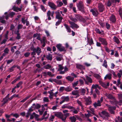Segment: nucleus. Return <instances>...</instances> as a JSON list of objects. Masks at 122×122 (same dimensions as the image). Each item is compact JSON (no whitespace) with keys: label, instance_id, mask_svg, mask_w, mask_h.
<instances>
[{"label":"nucleus","instance_id":"f257e3e1","mask_svg":"<svg viewBox=\"0 0 122 122\" xmlns=\"http://www.w3.org/2000/svg\"><path fill=\"white\" fill-rule=\"evenodd\" d=\"M59 68L57 70L58 71H60V74H64L65 72L68 71V68L66 67H64L61 65H59L58 66Z\"/></svg>","mask_w":122,"mask_h":122},{"label":"nucleus","instance_id":"f03ea898","mask_svg":"<svg viewBox=\"0 0 122 122\" xmlns=\"http://www.w3.org/2000/svg\"><path fill=\"white\" fill-rule=\"evenodd\" d=\"M100 116L103 119H108L109 117H110L109 113L105 111H102L100 114Z\"/></svg>","mask_w":122,"mask_h":122},{"label":"nucleus","instance_id":"7ed1b4c3","mask_svg":"<svg viewBox=\"0 0 122 122\" xmlns=\"http://www.w3.org/2000/svg\"><path fill=\"white\" fill-rule=\"evenodd\" d=\"M77 7L78 9L81 11L84 12V7L83 3L80 1L79 2L77 5Z\"/></svg>","mask_w":122,"mask_h":122},{"label":"nucleus","instance_id":"20e7f679","mask_svg":"<svg viewBox=\"0 0 122 122\" xmlns=\"http://www.w3.org/2000/svg\"><path fill=\"white\" fill-rule=\"evenodd\" d=\"M85 77L86 78V79H84L86 84L88 85L89 83H92V80L91 77L86 75L85 76Z\"/></svg>","mask_w":122,"mask_h":122},{"label":"nucleus","instance_id":"39448f33","mask_svg":"<svg viewBox=\"0 0 122 122\" xmlns=\"http://www.w3.org/2000/svg\"><path fill=\"white\" fill-rule=\"evenodd\" d=\"M108 107V109L109 112L111 114H115V112L114 110L116 109V107L115 106H111L108 105H107Z\"/></svg>","mask_w":122,"mask_h":122},{"label":"nucleus","instance_id":"423d86ee","mask_svg":"<svg viewBox=\"0 0 122 122\" xmlns=\"http://www.w3.org/2000/svg\"><path fill=\"white\" fill-rule=\"evenodd\" d=\"M99 41L102 44L105 46H107V42L106 39L101 37L98 38Z\"/></svg>","mask_w":122,"mask_h":122},{"label":"nucleus","instance_id":"0eeeda50","mask_svg":"<svg viewBox=\"0 0 122 122\" xmlns=\"http://www.w3.org/2000/svg\"><path fill=\"white\" fill-rule=\"evenodd\" d=\"M21 21L23 24L26 23V25L27 26L29 25H30L29 21L28 20L27 18H25V17H22L21 18Z\"/></svg>","mask_w":122,"mask_h":122},{"label":"nucleus","instance_id":"6e6552de","mask_svg":"<svg viewBox=\"0 0 122 122\" xmlns=\"http://www.w3.org/2000/svg\"><path fill=\"white\" fill-rule=\"evenodd\" d=\"M57 49L60 51H66L65 48L62 46L61 44H59L56 46Z\"/></svg>","mask_w":122,"mask_h":122},{"label":"nucleus","instance_id":"1a4fd4ad","mask_svg":"<svg viewBox=\"0 0 122 122\" xmlns=\"http://www.w3.org/2000/svg\"><path fill=\"white\" fill-rule=\"evenodd\" d=\"M61 99H62V100L60 102V104H61L65 102H68L69 100V97L68 96H62L61 97Z\"/></svg>","mask_w":122,"mask_h":122},{"label":"nucleus","instance_id":"9d476101","mask_svg":"<svg viewBox=\"0 0 122 122\" xmlns=\"http://www.w3.org/2000/svg\"><path fill=\"white\" fill-rule=\"evenodd\" d=\"M86 105H89L92 104V101L90 97H88L87 98L85 99Z\"/></svg>","mask_w":122,"mask_h":122},{"label":"nucleus","instance_id":"9b49d317","mask_svg":"<svg viewBox=\"0 0 122 122\" xmlns=\"http://www.w3.org/2000/svg\"><path fill=\"white\" fill-rule=\"evenodd\" d=\"M68 22L70 25L71 27L72 28H77L79 27V26L69 20L68 21Z\"/></svg>","mask_w":122,"mask_h":122},{"label":"nucleus","instance_id":"f8f14e48","mask_svg":"<svg viewBox=\"0 0 122 122\" xmlns=\"http://www.w3.org/2000/svg\"><path fill=\"white\" fill-rule=\"evenodd\" d=\"M98 10L99 12H102L103 11L104 9V6L103 4L99 3L98 5Z\"/></svg>","mask_w":122,"mask_h":122},{"label":"nucleus","instance_id":"ddd939ff","mask_svg":"<svg viewBox=\"0 0 122 122\" xmlns=\"http://www.w3.org/2000/svg\"><path fill=\"white\" fill-rule=\"evenodd\" d=\"M54 14V12H51L50 10H48L47 13V16L48 17V20H50L51 19V18L50 16H51V17L53 18V15Z\"/></svg>","mask_w":122,"mask_h":122},{"label":"nucleus","instance_id":"4468645a","mask_svg":"<svg viewBox=\"0 0 122 122\" xmlns=\"http://www.w3.org/2000/svg\"><path fill=\"white\" fill-rule=\"evenodd\" d=\"M55 14H56V18L59 20H62L63 18L61 16L59 12V11H56L55 12Z\"/></svg>","mask_w":122,"mask_h":122},{"label":"nucleus","instance_id":"2eb2a0df","mask_svg":"<svg viewBox=\"0 0 122 122\" xmlns=\"http://www.w3.org/2000/svg\"><path fill=\"white\" fill-rule=\"evenodd\" d=\"M79 93V90H74L71 93L73 95L76 96V97L77 98L79 97L80 96Z\"/></svg>","mask_w":122,"mask_h":122},{"label":"nucleus","instance_id":"dca6fc26","mask_svg":"<svg viewBox=\"0 0 122 122\" xmlns=\"http://www.w3.org/2000/svg\"><path fill=\"white\" fill-rule=\"evenodd\" d=\"M48 5L52 9L55 10L57 8L56 6L53 3L49 2L48 3Z\"/></svg>","mask_w":122,"mask_h":122},{"label":"nucleus","instance_id":"f3484780","mask_svg":"<svg viewBox=\"0 0 122 122\" xmlns=\"http://www.w3.org/2000/svg\"><path fill=\"white\" fill-rule=\"evenodd\" d=\"M90 11L92 13L93 15L96 16L98 14V12L97 10L96 9H91L90 10Z\"/></svg>","mask_w":122,"mask_h":122},{"label":"nucleus","instance_id":"a211bd4d","mask_svg":"<svg viewBox=\"0 0 122 122\" xmlns=\"http://www.w3.org/2000/svg\"><path fill=\"white\" fill-rule=\"evenodd\" d=\"M109 20L112 22L115 23L116 20L115 16L113 15H112L109 18Z\"/></svg>","mask_w":122,"mask_h":122},{"label":"nucleus","instance_id":"6ab92c4d","mask_svg":"<svg viewBox=\"0 0 122 122\" xmlns=\"http://www.w3.org/2000/svg\"><path fill=\"white\" fill-rule=\"evenodd\" d=\"M99 83L103 87L105 88H107L109 85V83L107 82V83L103 82L101 81H100Z\"/></svg>","mask_w":122,"mask_h":122},{"label":"nucleus","instance_id":"aec40b11","mask_svg":"<svg viewBox=\"0 0 122 122\" xmlns=\"http://www.w3.org/2000/svg\"><path fill=\"white\" fill-rule=\"evenodd\" d=\"M35 51L37 53L38 56L40 55V54L41 53V49L38 47H37L36 49H35Z\"/></svg>","mask_w":122,"mask_h":122},{"label":"nucleus","instance_id":"412c9836","mask_svg":"<svg viewBox=\"0 0 122 122\" xmlns=\"http://www.w3.org/2000/svg\"><path fill=\"white\" fill-rule=\"evenodd\" d=\"M76 116H70L69 117V119L71 122H75L76 118L75 117Z\"/></svg>","mask_w":122,"mask_h":122},{"label":"nucleus","instance_id":"4be33fe9","mask_svg":"<svg viewBox=\"0 0 122 122\" xmlns=\"http://www.w3.org/2000/svg\"><path fill=\"white\" fill-rule=\"evenodd\" d=\"M62 108H67L69 109H73V107L72 106H71L67 104H64L62 107Z\"/></svg>","mask_w":122,"mask_h":122},{"label":"nucleus","instance_id":"5701e85b","mask_svg":"<svg viewBox=\"0 0 122 122\" xmlns=\"http://www.w3.org/2000/svg\"><path fill=\"white\" fill-rule=\"evenodd\" d=\"M49 117V114L47 113V111H46L43 114L42 118V119L43 120L44 119H47Z\"/></svg>","mask_w":122,"mask_h":122},{"label":"nucleus","instance_id":"b1692460","mask_svg":"<svg viewBox=\"0 0 122 122\" xmlns=\"http://www.w3.org/2000/svg\"><path fill=\"white\" fill-rule=\"evenodd\" d=\"M93 105L95 107H97L100 106H101V103L100 102V100H98L97 102H95L94 103Z\"/></svg>","mask_w":122,"mask_h":122},{"label":"nucleus","instance_id":"393cba45","mask_svg":"<svg viewBox=\"0 0 122 122\" xmlns=\"http://www.w3.org/2000/svg\"><path fill=\"white\" fill-rule=\"evenodd\" d=\"M12 9L14 11L17 12L21 11V8H18L17 7H16L15 6H14L13 7Z\"/></svg>","mask_w":122,"mask_h":122},{"label":"nucleus","instance_id":"a878e982","mask_svg":"<svg viewBox=\"0 0 122 122\" xmlns=\"http://www.w3.org/2000/svg\"><path fill=\"white\" fill-rule=\"evenodd\" d=\"M75 17L76 19L79 20H81L82 19V16L79 14L75 15Z\"/></svg>","mask_w":122,"mask_h":122},{"label":"nucleus","instance_id":"bb28decb","mask_svg":"<svg viewBox=\"0 0 122 122\" xmlns=\"http://www.w3.org/2000/svg\"><path fill=\"white\" fill-rule=\"evenodd\" d=\"M74 77H71L70 76H68L66 77V79L67 80H68L72 82L73 81L74 79Z\"/></svg>","mask_w":122,"mask_h":122},{"label":"nucleus","instance_id":"cd10ccee","mask_svg":"<svg viewBox=\"0 0 122 122\" xmlns=\"http://www.w3.org/2000/svg\"><path fill=\"white\" fill-rule=\"evenodd\" d=\"M112 101H110V102L111 104L113 105H115L117 103V102L114 97L112 99Z\"/></svg>","mask_w":122,"mask_h":122},{"label":"nucleus","instance_id":"c85d7f7f","mask_svg":"<svg viewBox=\"0 0 122 122\" xmlns=\"http://www.w3.org/2000/svg\"><path fill=\"white\" fill-rule=\"evenodd\" d=\"M79 90V92H80L81 95H84L86 91V90L85 89H80Z\"/></svg>","mask_w":122,"mask_h":122},{"label":"nucleus","instance_id":"c756f323","mask_svg":"<svg viewBox=\"0 0 122 122\" xmlns=\"http://www.w3.org/2000/svg\"><path fill=\"white\" fill-rule=\"evenodd\" d=\"M76 67L79 69L81 70H85V67L83 66L80 64H78L76 65Z\"/></svg>","mask_w":122,"mask_h":122},{"label":"nucleus","instance_id":"7c9ffc66","mask_svg":"<svg viewBox=\"0 0 122 122\" xmlns=\"http://www.w3.org/2000/svg\"><path fill=\"white\" fill-rule=\"evenodd\" d=\"M112 78V74H107L104 77V79H108L110 80Z\"/></svg>","mask_w":122,"mask_h":122},{"label":"nucleus","instance_id":"2f4dec72","mask_svg":"<svg viewBox=\"0 0 122 122\" xmlns=\"http://www.w3.org/2000/svg\"><path fill=\"white\" fill-rule=\"evenodd\" d=\"M114 41L117 44H118L120 43V41L119 39L116 36H115L113 38Z\"/></svg>","mask_w":122,"mask_h":122},{"label":"nucleus","instance_id":"473e14b6","mask_svg":"<svg viewBox=\"0 0 122 122\" xmlns=\"http://www.w3.org/2000/svg\"><path fill=\"white\" fill-rule=\"evenodd\" d=\"M92 88L93 89H95L98 88L99 89H101V88L97 85L93 84L92 86Z\"/></svg>","mask_w":122,"mask_h":122},{"label":"nucleus","instance_id":"72a5a7b5","mask_svg":"<svg viewBox=\"0 0 122 122\" xmlns=\"http://www.w3.org/2000/svg\"><path fill=\"white\" fill-rule=\"evenodd\" d=\"M64 25L67 29V32L69 33L71 32V30L70 27L66 24H65Z\"/></svg>","mask_w":122,"mask_h":122},{"label":"nucleus","instance_id":"f704fd0d","mask_svg":"<svg viewBox=\"0 0 122 122\" xmlns=\"http://www.w3.org/2000/svg\"><path fill=\"white\" fill-rule=\"evenodd\" d=\"M118 97L119 99L120 100V102L122 104V94H117Z\"/></svg>","mask_w":122,"mask_h":122},{"label":"nucleus","instance_id":"c9c22d12","mask_svg":"<svg viewBox=\"0 0 122 122\" xmlns=\"http://www.w3.org/2000/svg\"><path fill=\"white\" fill-rule=\"evenodd\" d=\"M60 118L63 121L65 122V120L66 119V117H65V116H64L63 114L62 113L61 115Z\"/></svg>","mask_w":122,"mask_h":122},{"label":"nucleus","instance_id":"e433bc0d","mask_svg":"<svg viewBox=\"0 0 122 122\" xmlns=\"http://www.w3.org/2000/svg\"><path fill=\"white\" fill-rule=\"evenodd\" d=\"M46 57L48 60L51 61L52 59V55L50 54H48L47 55Z\"/></svg>","mask_w":122,"mask_h":122},{"label":"nucleus","instance_id":"4c0bfd02","mask_svg":"<svg viewBox=\"0 0 122 122\" xmlns=\"http://www.w3.org/2000/svg\"><path fill=\"white\" fill-rule=\"evenodd\" d=\"M70 19L72 21L76 22L77 21V19L76 17H73L72 16L70 17Z\"/></svg>","mask_w":122,"mask_h":122},{"label":"nucleus","instance_id":"58836bf2","mask_svg":"<svg viewBox=\"0 0 122 122\" xmlns=\"http://www.w3.org/2000/svg\"><path fill=\"white\" fill-rule=\"evenodd\" d=\"M43 67L46 69H49L52 67V66L50 65L47 64L44 66Z\"/></svg>","mask_w":122,"mask_h":122},{"label":"nucleus","instance_id":"ea45409f","mask_svg":"<svg viewBox=\"0 0 122 122\" xmlns=\"http://www.w3.org/2000/svg\"><path fill=\"white\" fill-rule=\"evenodd\" d=\"M57 5L59 7H61L63 5V3L61 1H57Z\"/></svg>","mask_w":122,"mask_h":122},{"label":"nucleus","instance_id":"a19ab883","mask_svg":"<svg viewBox=\"0 0 122 122\" xmlns=\"http://www.w3.org/2000/svg\"><path fill=\"white\" fill-rule=\"evenodd\" d=\"M102 66H104L106 68L107 67V61L105 60L104 61L102 65Z\"/></svg>","mask_w":122,"mask_h":122},{"label":"nucleus","instance_id":"79ce46f5","mask_svg":"<svg viewBox=\"0 0 122 122\" xmlns=\"http://www.w3.org/2000/svg\"><path fill=\"white\" fill-rule=\"evenodd\" d=\"M22 82L21 81H20L17 83L16 86L15 87H16V88H19L22 84Z\"/></svg>","mask_w":122,"mask_h":122},{"label":"nucleus","instance_id":"37998d69","mask_svg":"<svg viewBox=\"0 0 122 122\" xmlns=\"http://www.w3.org/2000/svg\"><path fill=\"white\" fill-rule=\"evenodd\" d=\"M11 115H12L14 117H15L16 118H17L19 117V115L17 113L15 114L11 113Z\"/></svg>","mask_w":122,"mask_h":122},{"label":"nucleus","instance_id":"c03bdc74","mask_svg":"<svg viewBox=\"0 0 122 122\" xmlns=\"http://www.w3.org/2000/svg\"><path fill=\"white\" fill-rule=\"evenodd\" d=\"M93 76L97 79H99L101 77V76L100 75L97 74H94Z\"/></svg>","mask_w":122,"mask_h":122},{"label":"nucleus","instance_id":"a18cd8bd","mask_svg":"<svg viewBox=\"0 0 122 122\" xmlns=\"http://www.w3.org/2000/svg\"><path fill=\"white\" fill-rule=\"evenodd\" d=\"M107 97L108 99H111V100L113 99L114 97L112 95L110 94H107Z\"/></svg>","mask_w":122,"mask_h":122},{"label":"nucleus","instance_id":"49530a36","mask_svg":"<svg viewBox=\"0 0 122 122\" xmlns=\"http://www.w3.org/2000/svg\"><path fill=\"white\" fill-rule=\"evenodd\" d=\"M40 7L41 10L44 12H45L46 11V9L45 8L44 6L42 5H41Z\"/></svg>","mask_w":122,"mask_h":122},{"label":"nucleus","instance_id":"de8ad7c7","mask_svg":"<svg viewBox=\"0 0 122 122\" xmlns=\"http://www.w3.org/2000/svg\"><path fill=\"white\" fill-rule=\"evenodd\" d=\"M72 90L71 87H67L65 88V90L67 92H69L71 91Z\"/></svg>","mask_w":122,"mask_h":122},{"label":"nucleus","instance_id":"09e8293b","mask_svg":"<svg viewBox=\"0 0 122 122\" xmlns=\"http://www.w3.org/2000/svg\"><path fill=\"white\" fill-rule=\"evenodd\" d=\"M87 112H88L87 114H85V117L87 118H89V117L91 116H92V115L89 112V111H87Z\"/></svg>","mask_w":122,"mask_h":122},{"label":"nucleus","instance_id":"8fccbe9b","mask_svg":"<svg viewBox=\"0 0 122 122\" xmlns=\"http://www.w3.org/2000/svg\"><path fill=\"white\" fill-rule=\"evenodd\" d=\"M30 97V96H28L26 97L23 100L20 101V102H25L26 100L29 98Z\"/></svg>","mask_w":122,"mask_h":122},{"label":"nucleus","instance_id":"3c124183","mask_svg":"<svg viewBox=\"0 0 122 122\" xmlns=\"http://www.w3.org/2000/svg\"><path fill=\"white\" fill-rule=\"evenodd\" d=\"M43 101L44 102H48L49 101L48 98L47 97H44Z\"/></svg>","mask_w":122,"mask_h":122},{"label":"nucleus","instance_id":"603ef678","mask_svg":"<svg viewBox=\"0 0 122 122\" xmlns=\"http://www.w3.org/2000/svg\"><path fill=\"white\" fill-rule=\"evenodd\" d=\"M23 28V25H22L21 24H19L18 25L17 27V29L18 30L21 29Z\"/></svg>","mask_w":122,"mask_h":122},{"label":"nucleus","instance_id":"864d4df0","mask_svg":"<svg viewBox=\"0 0 122 122\" xmlns=\"http://www.w3.org/2000/svg\"><path fill=\"white\" fill-rule=\"evenodd\" d=\"M15 14V13L14 12H11L9 13V14H8V15L9 16L11 17H12Z\"/></svg>","mask_w":122,"mask_h":122},{"label":"nucleus","instance_id":"5fc2aeb1","mask_svg":"<svg viewBox=\"0 0 122 122\" xmlns=\"http://www.w3.org/2000/svg\"><path fill=\"white\" fill-rule=\"evenodd\" d=\"M47 75L51 77H53L54 76V74H52L51 72L50 71L47 72Z\"/></svg>","mask_w":122,"mask_h":122},{"label":"nucleus","instance_id":"6e6d98bb","mask_svg":"<svg viewBox=\"0 0 122 122\" xmlns=\"http://www.w3.org/2000/svg\"><path fill=\"white\" fill-rule=\"evenodd\" d=\"M32 114L34 115L35 116V117L36 119H37L39 117V115L36 114L35 112H33Z\"/></svg>","mask_w":122,"mask_h":122},{"label":"nucleus","instance_id":"4d7b16f0","mask_svg":"<svg viewBox=\"0 0 122 122\" xmlns=\"http://www.w3.org/2000/svg\"><path fill=\"white\" fill-rule=\"evenodd\" d=\"M9 51V50L7 48H5L4 50V52L5 53L7 54L8 53Z\"/></svg>","mask_w":122,"mask_h":122},{"label":"nucleus","instance_id":"13d9d810","mask_svg":"<svg viewBox=\"0 0 122 122\" xmlns=\"http://www.w3.org/2000/svg\"><path fill=\"white\" fill-rule=\"evenodd\" d=\"M78 84V81H77L76 82H74L72 83V86L73 87H74L76 86Z\"/></svg>","mask_w":122,"mask_h":122},{"label":"nucleus","instance_id":"bf43d9fd","mask_svg":"<svg viewBox=\"0 0 122 122\" xmlns=\"http://www.w3.org/2000/svg\"><path fill=\"white\" fill-rule=\"evenodd\" d=\"M41 105L38 104H37L35 107V108L36 109H39L41 107Z\"/></svg>","mask_w":122,"mask_h":122},{"label":"nucleus","instance_id":"052dcab7","mask_svg":"<svg viewBox=\"0 0 122 122\" xmlns=\"http://www.w3.org/2000/svg\"><path fill=\"white\" fill-rule=\"evenodd\" d=\"M15 27L14 25L12 24L10 26V30L13 31L14 30V29Z\"/></svg>","mask_w":122,"mask_h":122},{"label":"nucleus","instance_id":"680f3d73","mask_svg":"<svg viewBox=\"0 0 122 122\" xmlns=\"http://www.w3.org/2000/svg\"><path fill=\"white\" fill-rule=\"evenodd\" d=\"M55 116L53 115H51L50 117L49 120L50 121H53V119L54 118Z\"/></svg>","mask_w":122,"mask_h":122},{"label":"nucleus","instance_id":"e2e57ef3","mask_svg":"<svg viewBox=\"0 0 122 122\" xmlns=\"http://www.w3.org/2000/svg\"><path fill=\"white\" fill-rule=\"evenodd\" d=\"M29 61V60L28 59H26L25 60L22 62V64H25L28 62Z\"/></svg>","mask_w":122,"mask_h":122},{"label":"nucleus","instance_id":"0e129e2a","mask_svg":"<svg viewBox=\"0 0 122 122\" xmlns=\"http://www.w3.org/2000/svg\"><path fill=\"white\" fill-rule=\"evenodd\" d=\"M16 46H14L13 47H12L11 48V51L13 52L14 51V49H16Z\"/></svg>","mask_w":122,"mask_h":122},{"label":"nucleus","instance_id":"69168bd1","mask_svg":"<svg viewBox=\"0 0 122 122\" xmlns=\"http://www.w3.org/2000/svg\"><path fill=\"white\" fill-rule=\"evenodd\" d=\"M30 54V53L29 52H27L25 53L24 56L25 57H28Z\"/></svg>","mask_w":122,"mask_h":122},{"label":"nucleus","instance_id":"338daca9","mask_svg":"<svg viewBox=\"0 0 122 122\" xmlns=\"http://www.w3.org/2000/svg\"><path fill=\"white\" fill-rule=\"evenodd\" d=\"M117 118L119 122H122V117H120L119 116H118Z\"/></svg>","mask_w":122,"mask_h":122},{"label":"nucleus","instance_id":"774afa93","mask_svg":"<svg viewBox=\"0 0 122 122\" xmlns=\"http://www.w3.org/2000/svg\"><path fill=\"white\" fill-rule=\"evenodd\" d=\"M119 14L121 18H122V10L121 9H120L119 11Z\"/></svg>","mask_w":122,"mask_h":122}]
</instances>
